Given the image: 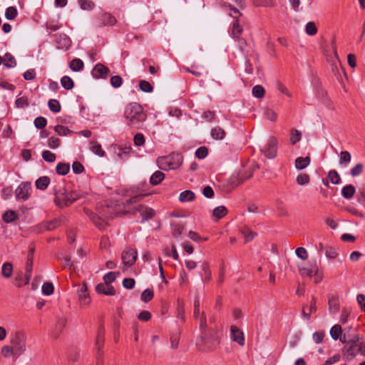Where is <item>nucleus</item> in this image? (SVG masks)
I'll use <instances>...</instances> for the list:
<instances>
[{"label": "nucleus", "mask_w": 365, "mask_h": 365, "mask_svg": "<svg viewBox=\"0 0 365 365\" xmlns=\"http://www.w3.org/2000/svg\"><path fill=\"white\" fill-rule=\"evenodd\" d=\"M200 330V336L196 341L199 350L207 352L216 349L220 343L219 331L215 329H207V327Z\"/></svg>", "instance_id": "nucleus-1"}, {"label": "nucleus", "mask_w": 365, "mask_h": 365, "mask_svg": "<svg viewBox=\"0 0 365 365\" xmlns=\"http://www.w3.org/2000/svg\"><path fill=\"white\" fill-rule=\"evenodd\" d=\"M124 115L128 120V125L136 129L141 127L147 117L143 107L137 103L128 104L125 109Z\"/></svg>", "instance_id": "nucleus-2"}, {"label": "nucleus", "mask_w": 365, "mask_h": 365, "mask_svg": "<svg viewBox=\"0 0 365 365\" xmlns=\"http://www.w3.org/2000/svg\"><path fill=\"white\" fill-rule=\"evenodd\" d=\"M344 356L348 360H351L357 354L365 355V344L363 339L359 334L354 335L349 342L344 345L342 350Z\"/></svg>", "instance_id": "nucleus-3"}, {"label": "nucleus", "mask_w": 365, "mask_h": 365, "mask_svg": "<svg viewBox=\"0 0 365 365\" xmlns=\"http://www.w3.org/2000/svg\"><path fill=\"white\" fill-rule=\"evenodd\" d=\"M53 194L55 204L59 207L69 206L80 197L79 194L76 191L68 192L61 185L53 187Z\"/></svg>", "instance_id": "nucleus-4"}, {"label": "nucleus", "mask_w": 365, "mask_h": 365, "mask_svg": "<svg viewBox=\"0 0 365 365\" xmlns=\"http://www.w3.org/2000/svg\"><path fill=\"white\" fill-rule=\"evenodd\" d=\"M183 157L179 153H173L168 156L158 158L157 163L161 170H168L178 168L182 163Z\"/></svg>", "instance_id": "nucleus-5"}, {"label": "nucleus", "mask_w": 365, "mask_h": 365, "mask_svg": "<svg viewBox=\"0 0 365 365\" xmlns=\"http://www.w3.org/2000/svg\"><path fill=\"white\" fill-rule=\"evenodd\" d=\"M319 269L316 262L309 263L307 267L299 269V273L302 277H312L316 276L314 283L317 284L322 281V277L318 274Z\"/></svg>", "instance_id": "nucleus-6"}, {"label": "nucleus", "mask_w": 365, "mask_h": 365, "mask_svg": "<svg viewBox=\"0 0 365 365\" xmlns=\"http://www.w3.org/2000/svg\"><path fill=\"white\" fill-rule=\"evenodd\" d=\"M193 317L200 322V329H205L207 327V319L204 312L200 309V299L197 297L194 301Z\"/></svg>", "instance_id": "nucleus-7"}, {"label": "nucleus", "mask_w": 365, "mask_h": 365, "mask_svg": "<svg viewBox=\"0 0 365 365\" xmlns=\"http://www.w3.org/2000/svg\"><path fill=\"white\" fill-rule=\"evenodd\" d=\"M138 257V252L135 250L129 248L124 250L122 252L121 258L123 264L125 266L130 267L132 266L136 261Z\"/></svg>", "instance_id": "nucleus-8"}, {"label": "nucleus", "mask_w": 365, "mask_h": 365, "mask_svg": "<svg viewBox=\"0 0 365 365\" xmlns=\"http://www.w3.org/2000/svg\"><path fill=\"white\" fill-rule=\"evenodd\" d=\"M54 41L57 48L59 49L68 50L71 46V41L66 34H55Z\"/></svg>", "instance_id": "nucleus-9"}, {"label": "nucleus", "mask_w": 365, "mask_h": 365, "mask_svg": "<svg viewBox=\"0 0 365 365\" xmlns=\"http://www.w3.org/2000/svg\"><path fill=\"white\" fill-rule=\"evenodd\" d=\"M31 184L29 182L21 183L16 189V197L18 199L27 200L30 196Z\"/></svg>", "instance_id": "nucleus-10"}, {"label": "nucleus", "mask_w": 365, "mask_h": 365, "mask_svg": "<svg viewBox=\"0 0 365 365\" xmlns=\"http://www.w3.org/2000/svg\"><path fill=\"white\" fill-rule=\"evenodd\" d=\"M277 140L274 138L269 140L267 144L266 145L264 149L262 150L264 155L270 159H272L277 155Z\"/></svg>", "instance_id": "nucleus-11"}, {"label": "nucleus", "mask_w": 365, "mask_h": 365, "mask_svg": "<svg viewBox=\"0 0 365 365\" xmlns=\"http://www.w3.org/2000/svg\"><path fill=\"white\" fill-rule=\"evenodd\" d=\"M11 344L14 345L16 351L21 354L25 351L26 342L24 336L21 333H16L11 339Z\"/></svg>", "instance_id": "nucleus-12"}, {"label": "nucleus", "mask_w": 365, "mask_h": 365, "mask_svg": "<svg viewBox=\"0 0 365 365\" xmlns=\"http://www.w3.org/2000/svg\"><path fill=\"white\" fill-rule=\"evenodd\" d=\"M134 212H138L140 214L143 221L152 219L155 215V212L153 208L143 205H139Z\"/></svg>", "instance_id": "nucleus-13"}, {"label": "nucleus", "mask_w": 365, "mask_h": 365, "mask_svg": "<svg viewBox=\"0 0 365 365\" xmlns=\"http://www.w3.org/2000/svg\"><path fill=\"white\" fill-rule=\"evenodd\" d=\"M231 339L240 346L245 345V336L242 330L237 326L232 325L230 327Z\"/></svg>", "instance_id": "nucleus-14"}, {"label": "nucleus", "mask_w": 365, "mask_h": 365, "mask_svg": "<svg viewBox=\"0 0 365 365\" xmlns=\"http://www.w3.org/2000/svg\"><path fill=\"white\" fill-rule=\"evenodd\" d=\"M109 73V68L102 63L96 64L92 71V75L96 78H106Z\"/></svg>", "instance_id": "nucleus-15"}, {"label": "nucleus", "mask_w": 365, "mask_h": 365, "mask_svg": "<svg viewBox=\"0 0 365 365\" xmlns=\"http://www.w3.org/2000/svg\"><path fill=\"white\" fill-rule=\"evenodd\" d=\"M104 344V330L103 327H100L98 330V334L96 336V348L97 349V355L96 359L98 360V357L99 358V361L102 360V353L101 352V349L103 347Z\"/></svg>", "instance_id": "nucleus-16"}, {"label": "nucleus", "mask_w": 365, "mask_h": 365, "mask_svg": "<svg viewBox=\"0 0 365 365\" xmlns=\"http://www.w3.org/2000/svg\"><path fill=\"white\" fill-rule=\"evenodd\" d=\"M78 299L82 306H87L91 303V298L88 292L86 284L84 283L78 291Z\"/></svg>", "instance_id": "nucleus-17"}, {"label": "nucleus", "mask_w": 365, "mask_h": 365, "mask_svg": "<svg viewBox=\"0 0 365 365\" xmlns=\"http://www.w3.org/2000/svg\"><path fill=\"white\" fill-rule=\"evenodd\" d=\"M328 305L330 314H335L338 312L340 307L339 297L336 294L329 295Z\"/></svg>", "instance_id": "nucleus-18"}, {"label": "nucleus", "mask_w": 365, "mask_h": 365, "mask_svg": "<svg viewBox=\"0 0 365 365\" xmlns=\"http://www.w3.org/2000/svg\"><path fill=\"white\" fill-rule=\"evenodd\" d=\"M317 302L316 298L312 296L310 301L309 307H304L302 311V316L307 319L309 320L311 317L312 313H315L317 312Z\"/></svg>", "instance_id": "nucleus-19"}, {"label": "nucleus", "mask_w": 365, "mask_h": 365, "mask_svg": "<svg viewBox=\"0 0 365 365\" xmlns=\"http://www.w3.org/2000/svg\"><path fill=\"white\" fill-rule=\"evenodd\" d=\"M96 290L98 294H103L108 296H113L115 294V290L113 287L105 283L98 284L96 287Z\"/></svg>", "instance_id": "nucleus-20"}, {"label": "nucleus", "mask_w": 365, "mask_h": 365, "mask_svg": "<svg viewBox=\"0 0 365 365\" xmlns=\"http://www.w3.org/2000/svg\"><path fill=\"white\" fill-rule=\"evenodd\" d=\"M100 21L102 26H113L116 24L117 20L112 14L103 13L101 15Z\"/></svg>", "instance_id": "nucleus-21"}, {"label": "nucleus", "mask_w": 365, "mask_h": 365, "mask_svg": "<svg viewBox=\"0 0 365 365\" xmlns=\"http://www.w3.org/2000/svg\"><path fill=\"white\" fill-rule=\"evenodd\" d=\"M311 162V158L309 156H307L305 158L299 157L295 160V168L297 170H303L306 168Z\"/></svg>", "instance_id": "nucleus-22"}, {"label": "nucleus", "mask_w": 365, "mask_h": 365, "mask_svg": "<svg viewBox=\"0 0 365 365\" xmlns=\"http://www.w3.org/2000/svg\"><path fill=\"white\" fill-rule=\"evenodd\" d=\"M3 63L6 68H14L16 66V58L13 55L9 53H6L2 57Z\"/></svg>", "instance_id": "nucleus-23"}, {"label": "nucleus", "mask_w": 365, "mask_h": 365, "mask_svg": "<svg viewBox=\"0 0 365 365\" xmlns=\"http://www.w3.org/2000/svg\"><path fill=\"white\" fill-rule=\"evenodd\" d=\"M356 189L352 185H347L341 189V195L346 199H351L354 197Z\"/></svg>", "instance_id": "nucleus-24"}, {"label": "nucleus", "mask_w": 365, "mask_h": 365, "mask_svg": "<svg viewBox=\"0 0 365 365\" xmlns=\"http://www.w3.org/2000/svg\"><path fill=\"white\" fill-rule=\"evenodd\" d=\"M210 135L215 140H222L225 137L226 133L220 126H216L211 130Z\"/></svg>", "instance_id": "nucleus-25"}, {"label": "nucleus", "mask_w": 365, "mask_h": 365, "mask_svg": "<svg viewBox=\"0 0 365 365\" xmlns=\"http://www.w3.org/2000/svg\"><path fill=\"white\" fill-rule=\"evenodd\" d=\"M165 178V174L160 171H155L150 178V182L153 185H159Z\"/></svg>", "instance_id": "nucleus-26"}, {"label": "nucleus", "mask_w": 365, "mask_h": 365, "mask_svg": "<svg viewBox=\"0 0 365 365\" xmlns=\"http://www.w3.org/2000/svg\"><path fill=\"white\" fill-rule=\"evenodd\" d=\"M13 270V264L9 262H5L1 267V274L4 278L9 279L12 276Z\"/></svg>", "instance_id": "nucleus-27"}, {"label": "nucleus", "mask_w": 365, "mask_h": 365, "mask_svg": "<svg viewBox=\"0 0 365 365\" xmlns=\"http://www.w3.org/2000/svg\"><path fill=\"white\" fill-rule=\"evenodd\" d=\"M245 239V242H250L257 236V232L252 231L248 227H243L240 230Z\"/></svg>", "instance_id": "nucleus-28"}, {"label": "nucleus", "mask_w": 365, "mask_h": 365, "mask_svg": "<svg viewBox=\"0 0 365 365\" xmlns=\"http://www.w3.org/2000/svg\"><path fill=\"white\" fill-rule=\"evenodd\" d=\"M242 31H243V29L239 24V20H235V21L232 23V31H231L232 37L235 39L239 38L240 35L242 33Z\"/></svg>", "instance_id": "nucleus-29"}, {"label": "nucleus", "mask_w": 365, "mask_h": 365, "mask_svg": "<svg viewBox=\"0 0 365 365\" xmlns=\"http://www.w3.org/2000/svg\"><path fill=\"white\" fill-rule=\"evenodd\" d=\"M50 183V178L47 176H42L36 180L35 184L36 187L41 190H44L47 188Z\"/></svg>", "instance_id": "nucleus-30"}, {"label": "nucleus", "mask_w": 365, "mask_h": 365, "mask_svg": "<svg viewBox=\"0 0 365 365\" xmlns=\"http://www.w3.org/2000/svg\"><path fill=\"white\" fill-rule=\"evenodd\" d=\"M195 193L191 190H185L180 194L179 200L182 202H190L194 200Z\"/></svg>", "instance_id": "nucleus-31"}, {"label": "nucleus", "mask_w": 365, "mask_h": 365, "mask_svg": "<svg viewBox=\"0 0 365 365\" xmlns=\"http://www.w3.org/2000/svg\"><path fill=\"white\" fill-rule=\"evenodd\" d=\"M18 217L16 212L14 210H7L2 215V220L6 223H11Z\"/></svg>", "instance_id": "nucleus-32"}, {"label": "nucleus", "mask_w": 365, "mask_h": 365, "mask_svg": "<svg viewBox=\"0 0 365 365\" xmlns=\"http://www.w3.org/2000/svg\"><path fill=\"white\" fill-rule=\"evenodd\" d=\"M91 150L98 155L99 157H103L106 155L104 150H103L101 145L96 141H91Z\"/></svg>", "instance_id": "nucleus-33"}, {"label": "nucleus", "mask_w": 365, "mask_h": 365, "mask_svg": "<svg viewBox=\"0 0 365 365\" xmlns=\"http://www.w3.org/2000/svg\"><path fill=\"white\" fill-rule=\"evenodd\" d=\"M84 66L83 62L80 58H74L70 62V68L73 71H81Z\"/></svg>", "instance_id": "nucleus-34"}, {"label": "nucleus", "mask_w": 365, "mask_h": 365, "mask_svg": "<svg viewBox=\"0 0 365 365\" xmlns=\"http://www.w3.org/2000/svg\"><path fill=\"white\" fill-rule=\"evenodd\" d=\"M148 194H135L133 196H132L130 199L126 200L125 202H123V206L125 207V205L134 204L138 202L140 200H142L144 197L147 196Z\"/></svg>", "instance_id": "nucleus-35"}, {"label": "nucleus", "mask_w": 365, "mask_h": 365, "mask_svg": "<svg viewBox=\"0 0 365 365\" xmlns=\"http://www.w3.org/2000/svg\"><path fill=\"white\" fill-rule=\"evenodd\" d=\"M227 213V208L223 206H218L213 210L212 215L218 219H220L225 216Z\"/></svg>", "instance_id": "nucleus-36"}, {"label": "nucleus", "mask_w": 365, "mask_h": 365, "mask_svg": "<svg viewBox=\"0 0 365 365\" xmlns=\"http://www.w3.org/2000/svg\"><path fill=\"white\" fill-rule=\"evenodd\" d=\"M342 333L341 327L339 324H335L333 326L330 330V335L331 338L334 340H337L340 339L341 334Z\"/></svg>", "instance_id": "nucleus-37"}, {"label": "nucleus", "mask_w": 365, "mask_h": 365, "mask_svg": "<svg viewBox=\"0 0 365 365\" xmlns=\"http://www.w3.org/2000/svg\"><path fill=\"white\" fill-rule=\"evenodd\" d=\"M91 220L100 230L105 229L107 225V223L104 221V220L96 215H93L91 216Z\"/></svg>", "instance_id": "nucleus-38"}, {"label": "nucleus", "mask_w": 365, "mask_h": 365, "mask_svg": "<svg viewBox=\"0 0 365 365\" xmlns=\"http://www.w3.org/2000/svg\"><path fill=\"white\" fill-rule=\"evenodd\" d=\"M61 83L66 90H71L74 86L73 80L68 76H64L61 78Z\"/></svg>", "instance_id": "nucleus-39"}, {"label": "nucleus", "mask_w": 365, "mask_h": 365, "mask_svg": "<svg viewBox=\"0 0 365 365\" xmlns=\"http://www.w3.org/2000/svg\"><path fill=\"white\" fill-rule=\"evenodd\" d=\"M70 171L68 163H59L56 166V173L61 175H66Z\"/></svg>", "instance_id": "nucleus-40"}, {"label": "nucleus", "mask_w": 365, "mask_h": 365, "mask_svg": "<svg viewBox=\"0 0 365 365\" xmlns=\"http://www.w3.org/2000/svg\"><path fill=\"white\" fill-rule=\"evenodd\" d=\"M328 178L334 185L339 184L341 182V178L339 173L335 170H331L328 173Z\"/></svg>", "instance_id": "nucleus-41"}, {"label": "nucleus", "mask_w": 365, "mask_h": 365, "mask_svg": "<svg viewBox=\"0 0 365 365\" xmlns=\"http://www.w3.org/2000/svg\"><path fill=\"white\" fill-rule=\"evenodd\" d=\"M302 138V133L300 131L296 129H292L290 133V143L292 145L296 144L297 142L300 141Z\"/></svg>", "instance_id": "nucleus-42"}, {"label": "nucleus", "mask_w": 365, "mask_h": 365, "mask_svg": "<svg viewBox=\"0 0 365 365\" xmlns=\"http://www.w3.org/2000/svg\"><path fill=\"white\" fill-rule=\"evenodd\" d=\"M153 296H154V292H153V289H146L142 292L141 296H140V299L143 302H148L152 300V299L153 298Z\"/></svg>", "instance_id": "nucleus-43"}, {"label": "nucleus", "mask_w": 365, "mask_h": 365, "mask_svg": "<svg viewBox=\"0 0 365 365\" xmlns=\"http://www.w3.org/2000/svg\"><path fill=\"white\" fill-rule=\"evenodd\" d=\"M48 106L50 110L54 113H58L61 108L60 103L56 99H50Z\"/></svg>", "instance_id": "nucleus-44"}, {"label": "nucleus", "mask_w": 365, "mask_h": 365, "mask_svg": "<svg viewBox=\"0 0 365 365\" xmlns=\"http://www.w3.org/2000/svg\"><path fill=\"white\" fill-rule=\"evenodd\" d=\"M264 117L267 118V120H269L271 121H276L277 118V114L275 111H274L272 109L270 108H265L264 110Z\"/></svg>", "instance_id": "nucleus-45"}, {"label": "nucleus", "mask_w": 365, "mask_h": 365, "mask_svg": "<svg viewBox=\"0 0 365 365\" xmlns=\"http://www.w3.org/2000/svg\"><path fill=\"white\" fill-rule=\"evenodd\" d=\"M78 3L83 10H91L95 6V4L91 0H78Z\"/></svg>", "instance_id": "nucleus-46"}, {"label": "nucleus", "mask_w": 365, "mask_h": 365, "mask_svg": "<svg viewBox=\"0 0 365 365\" xmlns=\"http://www.w3.org/2000/svg\"><path fill=\"white\" fill-rule=\"evenodd\" d=\"M264 93H265L264 88L260 85L255 86L252 88V94L255 97H256L257 98H261L264 97Z\"/></svg>", "instance_id": "nucleus-47"}, {"label": "nucleus", "mask_w": 365, "mask_h": 365, "mask_svg": "<svg viewBox=\"0 0 365 365\" xmlns=\"http://www.w3.org/2000/svg\"><path fill=\"white\" fill-rule=\"evenodd\" d=\"M17 10L14 6H9L6 9L5 16L9 20H14L17 16Z\"/></svg>", "instance_id": "nucleus-48"}, {"label": "nucleus", "mask_w": 365, "mask_h": 365, "mask_svg": "<svg viewBox=\"0 0 365 365\" xmlns=\"http://www.w3.org/2000/svg\"><path fill=\"white\" fill-rule=\"evenodd\" d=\"M140 89L145 93H150L153 90V86L147 81L143 80L139 83Z\"/></svg>", "instance_id": "nucleus-49"}, {"label": "nucleus", "mask_w": 365, "mask_h": 365, "mask_svg": "<svg viewBox=\"0 0 365 365\" xmlns=\"http://www.w3.org/2000/svg\"><path fill=\"white\" fill-rule=\"evenodd\" d=\"M296 180L298 185H304L309 182L310 177L307 173H302L297 177Z\"/></svg>", "instance_id": "nucleus-50"}, {"label": "nucleus", "mask_w": 365, "mask_h": 365, "mask_svg": "<svg viewBox=\"0 0 365 365\" xmlns=\"http://www.w3.org/2000/svg\"><path fill=\"white\" fill-rule=\"evenodd\" d=\"M340 158H339V163L341 165H343V164H347L349 163H350L351 161V155L350 154V153H349L348 151H341L340 153Z\"/></svg>", "instance_id": "nucleus-51"}, {"label": "nucleus", "mask_w": 365, "mask_h": 365, "mask_svg": "<svg viewBox=\"0 0 365 365\" xmlns=\"http://www.w3.org/2000/svg\"><path fill=\"white\" fill-rule=\"evenodd\" d=\"M53 285L51 282H44L42 285V293L45 295H51L53 292Z\"/></svg>", "instance_id": "nucleus-52"}, {"label": "nucleus", "mask_w": 365, "mask_h": 365, "mask_svg": "<svg viewBox=\"0 0 365 365\" xmlns=\"http://www.w3.org/2000/svg\"><path fill=\"white\" fill-rule=\"evenodd\" d=\"M54 130L61 136H65L72 133L71 130H69L67 127H65L61 125H57L54 127Z\"/></svg>", "instance_id": "nucleus-53"}, {"label": "nucleus", "mask_w": 365, "mask_h": 365, "mask_svg": "<svg viewBox=\"0 0 365 365\" xmlns=\"http://www.w3.org/2000/svg\"><path fill=\"white\" fill-rule=\"evenodd\" d=\"M208 155V149L205 146L198 148L195 151V157L198 159H204Z\"/></svg>", "instance_id": "nucleus-54"}, {"label": "nucleus", "mask_w": 365, "mask_h": 365, "mask_svg": "<svg viewBox=\"0 0 365 365\" xmlns=\"http://www.w3.org/2000/svg\"><path fill=\"white\" fill-rule=\"evenodd\" d=\"M183 230H184V225L182 224H180V223L175 224V225H173V226H172L173 235L176 238L178 237L182 233Z\"/></svg>", "instance_id": "nucleus-55"}, {"label": "nucleus", "mask_w": 365, "mask_h": 365, "mask_svg": "<svg viewBox=\"0 0 365 365\" xmlns=\"http://www.w3.org/2000/svg\"><path fill=\"white\" fill-rule=\"evenodd\" d=\"M364 165L361 163H357L351 169L350 174L352 177H357L362 173Z\"/></svg>", "instance_id": "nucleus-56"}, {"label": "nucleus", "mask_w": 365, "mask_h": 365, "mask_svg": "<svg viewBox=\"0 0 365 365\" xmlns=\"http://www.w3.org/2000/svg\"><path fill=\"white\" fill-rule=\"evenodd\" d=\"M42 158L48 163H53L56 159V155L49 150L43 151Z\"/></svg>", "instance_id": "nucleus-57"}, {"label": "nucleus", "mask_w": 365, "mask_h": 365, "mask_svg": "<svg viewBox=\"0 0 365 365\" xmlns=\"http://www.w3.org/2000/svg\"><path fill=\"white\" fill-rule=\"evenodd\" d=\"M357 200L365 208V185H362L361 187L359 189Z\"/></svg>", "instance_id": "nucleus-58"}, {"label": "nucleus", "mask_w": 365, "mask_h": 365, "mask_svg": "<svg viewBox=\"0 0 365 365\" xmlns=\"http://www.w3.org/2000/svg\"><path fill=\"white\" fill-rule=\"evenodd\" d=\"M245 179L240 176V175H232L230 180H229V182H230V185L233 186V187H236L239 185H240L241 183H242L244 182Z\"/></svg>", "instance_id": "nucleus-59"}, {"label": "nucleus", "mask_w": 365, "mask_h": 365, "mask_svg": "<svg viewBox=\"0 0 365 365\" xmlns=\"http://www.w3.org/2000/svg\"><path fill=\"white\" fill-rule=\"evenodd\" d=\"M305 31L307 34L312 36L317 34V29L315 24L310 21L307 24Z\"/></svg>", "instance_id": "nucleus-60"}, {"label": "nucleus", "mask_w": 365, "mask_h": 365, "mask_svg": "<svg viewBox=\"0 0 365 365\" xmlns=\"http://www.w3.org/2000/svg\"><path fill=\"white\" fill-rule=\"evenodd\" d=\"M110 82L113 87L117 88L121 86L123 79L120 76H113L110 78Z\"/></svg>", "instance_id": "nucleus-61"}, {"label": "nucleus", "mask_w": 365, "mask_h": 365, "mask_svg": "<svg viewBox=\"0 0 365 365\" xmlns=\"http://www.w3.org/2000/svg\"><path fill=\"white\" fill-rule=\"evenodd\" d=\"M46 124L47 120L44 117H38L34 120V125L38 129H43Z\"/></svg>", "instance_id": "nucleus-62"}, {"label": "nucleus", "mask_w": 365, "mask_h": 365, "mask_svg": "<svg viewBox=\"0 0 365 365\" xmlns=\"http://www.w3.org/2000/svg\"><path fill=\"white\" fill-rule=\"evenodd\" d=\"M60 139L53 136L51 137L48 140V145L51 149L57 148L60 145Z\"/></svg>", "instance_id": "nucleus-63"}, {"label": "nucleus", "mask_w": 365, "mask_h": 365, "mask_svg": "<svg viewBox=\"0 0 365 365\" xmlns=\"http://www.w3.org/2000/svg\"><path fill=\"white\" fill-rule=\"evenodd\" d=\"M295 253L299 258L303 260H305L308 258L307 251L302 247L297 248Z\"/></svg>", "instance_id": "nucleus-64"}]
</instances>
